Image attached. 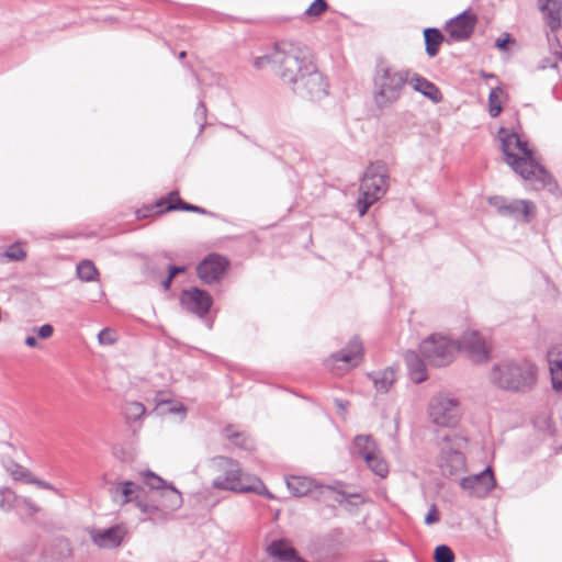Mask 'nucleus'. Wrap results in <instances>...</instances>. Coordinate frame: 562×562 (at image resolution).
Wrapping results in <instances>:
<instances>
[{
    "label": "nucleus",
    "mask_w": 562,
    "mask_h": 562,
    "mask_svg": "<svg viewBox=\"0 0 562 562\" xmlns=\"http://www.w3.org/2000/svg\"><path fill=\"white\" fill-rule=\"evenodd\" d=\"M89 537L94 546L100 549H115L120 547L127 533L123 525H115L109 528H90Z\"/></svg>",
    "instance_id": "nucleus-12"
},
{
    "label": "nucleus",
    "mask_w": 562,
    "mask_h": 562,
    "mask_svg": "<svg viewBox=\"0 0 562 562\" xmlns=\"http://www.w3.org/2000/svg\"><path fill=\"white\" fill-rule=\"evenodd\" d=\"M228 262L220 255H210L199 263L196 271L200 279L207 284L217 282L223 276Z\"/></svg>",
    "instance_id": "nucleus-16"
},
{
    "label": "nucleus",
    "mask_w": 562,
    "mask_h": 562,
    "mask_svg": "<svg viewBox=\"0 0 562 562\" xmlns=\"http://www.w3.org/2000/svg\"><path fill=\"white\" fill-rule=\"evenodd\" d=\"M488 203L491 206H493L497 211V213L499 215L504 216L506 207H507L508 199L501 196V195H494V196L488 198Z\"/></svg>",
    "instance_id": "nucleus-44"
},
{
    "label": "nucleus",
    "mask_w": 562,
    "mask_h": 562,
    "mask_svg": "<svg viewBox=\"0 0 562 562\" xmlns=\"http://www.w3.org/2000/svg\"><path fill=\"white\" fill-rule=\"evenodd\" d=\"M456 445H452L451 437H445L441 446L440 468L443 474L456 475L465 470V457L460 452Z\"/></svg>",
    "instance_id": "nucleus-13"
},
{
    "label": "nucleus",
    "mask_w": 562,
    "mask_h": 562,
    "mask_svg": "<svg viewBox=\"0 0 562 562\" xmlns=\"http://www.w3.org/2000/svg\"><path fill=\"white\" fill-rule=\"evenodd\" d=\"M437 521H439L438 509H437L436 505H431L426 517H425V524L432 525Z\"/></svg>",
    "instance_id": "nucleus-46"
},
{
    "label": "nucleus",
    "mask_w": 562,
    "mask_h": 562,
    "mask_svg": "<svg viewBox=\"0 0 562 562\" xmlns=\"http://www.w3.org/2000/svg\"><path fill=\"white\" fill-rule=\"evenodd\" d=\"M27 483L34 484L44 490L56 491L49 482L34 477L32 474L30 475Z\"/></svg>",
    "instance_id": "nucleus-47"
},
{
    "label": "nucleus",
    "mask_w": 562,
    "mask_h": 562,
    "mask_svg": "<svg viewBox=\"0 0 562 562\" xmlns=\"http://www.w3.org/2000/svg\"><path fill=\"white\" fill-rule=\"evenodd\" d=\"M362 359V344L358 338H352L348 346L340 352L334 353L328 360V366L334 369L337 362H344L346 369L356 367Z\"/></svg>",
    "instance_id": "nucleus-18"
},
{
    "label": "nucleus",
    "mask_w": 562,
    "mask_h": 562,
    "mask_svg": "<svg viewBox=\"0 0 562 562\" xmlns=\"http://www.w3.org/2000/svg\"><path fill=\"white\" fill-rule=\"evenodd\" d=\"M460 486L470 496L482 498L494 488L495 479L491 468H486L477 474L461 479Z\"/></svg>",
    "instance_id": "nucleus-11"
},
{
    "label": "nucleus",
    "mask_w": 562,
    "mask_h": 562,
    "mask_svg": "<svg viewBox=\"0 0 562 562\" xmlns=\"http://www.w3.org/2000/svg\"><path fill=\"white\" fill-rule=\"evenodd\" d=\"M378 392L386 393L395 382V371L392 368L369 374Z\"/></svg>",
    "instance_id": "nucleus-28"
},
{
    "label": "nucleus",
    "mask_w": 562,
    "mask_h": 562,
    "mask_svg": "<svg viewBox=\"0 0 562 562\" xmlns=\"http://www.w3.org/2000/svg\"><path fill=\"white\" fill-rule=\"evenodd\" d=\"M538 69L548 70L551 80L558 81L562 86V54L554 52L551 56L543 58Z\"/></svg>",
    "instance_id": "nucleus-26"
},
{
    "label": "nucleus",
    "mask_w": 562,
    "mask_h": 562,
    "mask_svg": "<svg viewBox=\"0 0 562 562\" xmlns=\"http://www.w3.org/2000/svg\"><path fill=\"white\" fill-rule=\"evenodd\" d=\"M266 552L276 562H305L302 558L299 557L292 544L284 539L271 541L267 546Z\"/></svg>",
    "instance_id": "nucleus-19"
},
{
    "label": "nucleus",
    "mask_w": 562,
    "mask_h": 562,
    "mask_svg": "<svg viewBox=\"0 0 562 562\" xmlns=\"http://www.w3.org/2000/svg\"><path fill=\"white\" fill-rule=\"evenodd\" d=\"M501 140L506 162L528 181L533 190L543 189L552 183L550 173L536 161L528 144L522 142L517 133L507 134Z\"/></svg>",
    "instance_id": "nucleus-2"
},
{
    "label": "nucleus",
    "mask_w": 562,
    "mask_h": 562,
    "mask_svg": "<svg viewBox=\"0 0 562 562\" xmlns=\"http://www.w3.org/2000/svg\"><path fill=\"white\" fill-rule=\"evenodd\" d=\"M279 47L273 60L283 82L302 98L318 100L327 95L328 83L312 63L308 48L295 42H284Z\"/></svg>",
    "instance_id": "nucleus-1"
},
{
    "label": "nucleus",
    "mask_w": 562,
    "mask_h": 562,
    "mask_svg": "<svg viewBox=\"0 0 562 562\" xmlns=\"http://www.w3.org/2000/svg\"><path fill=\"white\" fill-rule=\"evenodd\" d=\"M171 282H172V279L167 277L162 282H161V285L164 288V290H169L170 289V285H171Z\"/></svg>",
    "instance_id": "nucleus-54"
},
{
    "label": "nucleus",
    "mask_w": 562,
    "mask_h": 562,
    "mask_svg": "<svg viewBox=\"0 0 562 562\" xmlns=\"http://www.w3.org/2000/svg\"><path fill=\"white\" fill-rule=\"evenodd\" d=\"M476 23V18L469 11H463L446 24L450 38L460 42L470 37Z\"/></svg>",
    "instance_id": "nucleus-15"
},
{
    "label": "nucleus",
    "mask_w": 562,
    "mask_h": 562,
    "mask_svg": "<svg viewBox=\"0 0 562 562\" xmlns=\"http://www.w3.org/2000/svg\"><path fill=\"white\" fill-rule=\"evenodd\" d=\"M539 8L542 12L549 27L557 31L561 27V0H538Z\"/></svg>",
    "instance_id": "nucleus-24"
},
{
    "label": "nucleus",
    "mask_w": 562,
    "mask_h": 562,
    "mask_svg": "<svg viewBox=\"0 0 562 562\" xmlns=\"http://www.w3.org/2000/svg\"><path fill=\"white\" fill-rule=\"evenodd\" d=\"M157 206L168 212L181 210L200 214H207L205 209L182 201L178 191H171L167 198H161L157 202Z\"/></svg>",
    "instance_id": "nucleus-22"
},
{
    "label": "nucleus",
    "mask_w": 562,
    "mask_h": 562,
    "mask_svg": "<svg viewBox=\"0 0 562 562\" xmlns=\"http://www.w3.org/2000/svg\"><path fill=\"white\" fill-rule=\"evenodd\" d=\"M548 361L553 389L558 392H562V344L551 347L548 352Z\"/></svg>",
    "instance_id": "nucleus-23"
},
{
    "label": "nucleus",
    "mask_w": 562,
    "mask_h": 562,
    "mask_svg": "<svg viewBox=\"0 0 562 562\" xmlns=\"http://www.w3.org/2000/svg\"><path fill=\"white\" fill-rule=\"evenodd\" d=\"M180 303L187 311L204 317L212 305V297L206 291L192 288L181 293Z\"/></svg>",
    "instance_id": "nucleus-14"
},
{
    "label": "nucleus",
    "mask_w": 562,
    "mask_h": 562,
    "mask_svg": "<svg viewBox=\"0 0 562 562\" xmlns=\"http://www.w3.org/2000/svg\"><path fill=\"white\" fill-rule=\"evenodd\" d=\"M387 169L384 164H371L360 184V196L357 200L359 215L363 216L368 209L383 196L387 189Z\"/></svg>",
    "instance_id": "nucleus-7"
},
{
    "label": "nucleus",
    "mask_w": 562,
    "mask_h": 562,
    "mask_svg": "<svg viewBox=\"0 0 562 562\" xmlns=\"http://www.w3.org/2000/svg\"><path fill=\"white\" fill-rule=\"evenodd\" d=\"M224 436L227 440L239 448L250 449L252 446L251 440L244 432L239 431L235 426H227L224 429Z\"/></svg>",
    "instance_id": "nucleus-32"
},
{
    "label": "nucleus",
    "mask_w": 562,
    "mask_h": 562,
    "mask_svg": "<svg viewBox=\"0 0 562 562\" xmlns=\"http://www.w3.org/2000/svg\"><path fill=\"white\" fill-rule=\"evenodd\" d=\"M536 205L529 200H508L504 216L515 220H522L525 223L531 222L535 216Z\"/></svg>",
    "instance_id": "nucleus-20"
},
{
    "label": "nucleus",
    "mask_w": 562,
    "mask_h": 562,
    "mask_svg": "<svg viewBox=\"0 0 562 562\" xmlns=\"http://www.w3.org/2000/svg\"><path fill=\"white\" fill-rule=\"evenodd\" d=\"M184 271V267H178V266H169L168 268V277L173 279L177 274Z\"/></svg>",
    "instance_id": "nucleus-50"
},
{
    "label": "nucleus",
    "mask_w": 562,
    "mask_h": 562,
    "mask_svg": "<svg viewBox=\"0 0 562 562\" xmlns=\"http://www.w3.org/2000/svg\"><path fill=\"white\" fill-rule=\"evenodd\" d=\"M7 261H22L26 258V251L21 243L10 245L2 254Z\"/></svg>",
    "instance_id": "nucleus-37"
},
{
    "label": "nucleus",
    "mask_w": 562,
    "mask_h": 562,
    "mask_svg": "<svg viewBox=\"0 0 562 562\" xmlns=\"http://www.w3.org/2000/svg\"><path fill=\"white\" fill-rule=\"evenodd\" d=\"M368 468L378 476L385 477L389 473V465L386 461L381 457L380 451H376L373 456L368 458L366 461Z\"/></svg>",
    "instance_id": "nucleus-34"
},
{
    "label": "nucleus",
    "mask_w": 562,
    "mask_h": 562,
    "mask_svg": "<svg viewBox=\"0 0 562 562\" xmlns=\"http://www.w3.org/2000/svg\"><path fill=\"white\" fill-rule=\"evenodd\" d=\"M54 333V328L49 324H44L37 329V335L42 339L49 338Z\"/></svg>",
    "instance_id": "nucleus-48"
},
{
    "label": "nucleus",
    "mask_w": 562,
    "mask_h": 562,
    "mask_svg": "<svg viewBox=\"0 0 562 562\" xmlns=\"http://www.w3.org/2000/svg\"><path fill=\"white\" fill-rule=\"evenodd\" d=\"M145 484L150 488V494L147 495V502L158 506V512L151 516L145 514L149 519L157 520L164 518L167 514L177 510L182 505L181 493L171 484H168L164 479L155 473L147 471L143 473Z\"/></svg>",
    "instance_id": "nucleus-6"
},
{
    "label": "nucleus",
    "mask_w": 562,
    "mask_h": 562,
    "mask_svg": "<svg viewBox=\"0 0 562 562\" xmlns=\"http://www.w3.org/2000/svg\"><path fill=\"white\" fill-rule=\"evenodd\" d=\"M186 55H187V54H186V52H184V50H182V52L179 54V58H184V57H186Z\"/></svg>",
    "instance_id": "nucleus-56"
},
{
    "label": "nucleus",
    "mask_w": 562,
    "mask_h": 562,
    "mask_svg": "<svg viewBox=\"0 0 562 562\" xmlns=\"http://www.w3.org/2000/svg\"><path fill=\"white\" fill-rule=\"evenodd\" d=\"M334 403L341 414H345L349 403L344 400L335 398Z\"/></svg>",
    "instance_id": "nucleus-51"
},
{
    "label": "nucleus",
    "mask_w": 562,
    "mask_h": 562,
    "mask_svg": "<svg viewBox=\"0 0 562 562\" xmlns=\"http://www.w3.org/2000/svg\"><path fill=\"white\" fill-rule=\"evenodd\" d=\"M510 42V35L505 33L503 37H498L496 41H495V46L498 48V49H505L506 48V45Z\"/></svg>",
    "instance_id": "nucleus-49"
},
{
    "label": "nucleus",
    "mask_w": 562,
    "mask_h": 562,
    "mask_svg": "<svg viewBox=\"0 0 562 562\" xmlns=\"http://www.w3.org/2000/svg\"><path fill=\"white\" fill-rule=\"evenodd\" d=\"M407 85H411L415 91L422 93L435 103L440 102L442 99V94L435 83L411 70Z\"/></svg>",
    "instance_id": "nucleus-21"
},
{
    "label": "nucleus",
    "mask_w": 562,
    "mask_h": 562,
    "mask_svg": "<svg viewBox=\"0 0 562 562\" xmlns=\"http://www.w3.org/2000/svg\"><path fill=\"white\" fill-rule=\"evenodd\" d=\"M460 346L457 341L441 335H430L419 345L424 358L435 367H443L452 362Z\"/></svg>",
    "instance_id": "nucleus-9"
},
{
    "label": "nucleus",
    "mask_w": 562,
    "mask_h": 562,
    "mask_svg": "<svg viewBox=\"0 0 562 562\" xmlns=\"http://www.w3.org/2000/svg\"><path fill=\"white\" fill-rule=\"evenodd\" d=\"M196 112H200L203 116L205 115L206 108H205V105H204V103L202 101L199 102L198 108H196Z\"/></svg>",
    "instance_id": "nucleus-55"
},
{
    "label": "nucleus",
    "mask_w": 562,
    "mask_h": 562,
    "mask_svg": "<svg viewBox=\"0 0 562 562\" xmlns=\"http://www.w3.org/2000/svg\"><path fill=\"white\" fill-rule=\"evenodd\" d=\"M504 91L502 88H493L488 94V113L492 117H496L502 112V99Z\"/></svg>",
    "instance_id": "nucleus-36"
},
{
    "label": "nucleus",
    "mask_w": 562,
    "mask_h": 562,
    "mask_svg": "<svg viewBox=\"0 0 562 562\" xmlns=\"http://www.w3.org/2000/svg\"><path fill=\"white\" fill-rule=\"evenodd\" d=\"M435 562H454L453 551L446 544H440L435 549Z\"/></svg>",
    "instance_id": "nucleus-40"
},
{
    "label": "nucleus",
    "mask_w": 562,
    "mask_h": 562,
    "mask_svg": "<svg viewBox=\"0 0 562 562\" xmlns=\"http://www.w3.org/2000/svg\"><path fill=\"white\" fill-rule=\"evenodd\" d=\"M285 41L283 42H280L276 45V48L273 50L272 54L270 55H265V56H260V57H257L254 61V66L258 69H261L263 68L267 64L271 63L274 65V67L277 68V71L279 72V65L274 63L273 60V56L274 54L278 52V49L280 48L279 46L282 45Z\"/></svg>",
    "instance_id": "nucleus-43"
},
{
    "label": "nucleus",
    "mask_w": 562,
    "mask_h": 562,
    "mask_svg": "<svg viewBox=\"0 0 562 562\" xmlns=\"http://www.w3.org/2000/svg\"><path fill=\"white\" fill-rule=\"evenodd\" d=\"M286 486L292 495L300 497L312 492L314 481L305 476L293 475L286 480Z\"/></svg>",
    "instance_id": "nucleus-29"
},
{
    "label": "nucleus",
    "mask_w": 562,
    "mask_h": 562,
    "mask_svg": "<svg viewBox=\"0 0 562 562\" xmlns=\"http://www.w3.org/2000/svg\"><path fill=\"white\" fill-rule=\"evenodd\" d=\"M424 38L426 43V53L428 56L434 57L438 54L439 46L443 41V36L438 29L429 27L424 31Z\"/></svg>",
    "instance_id": "nucleus-30"
},
{
    "label": "nucleus",
    "mask_w": 562,
    "mask_h": 562,
    "mask_svg": "<svg viewBox=\"0 0 562 562\" xmlns=\"http://www.w3.org/2000/svg\"><path fill=\"white\" fill-rule=\"evenodd\" d=\"M146 412L145 406L139 402H128L124 406V415L128 422L138 420Z\"/></svg>",
    "instance_id": "nucleus-38"
},
{
    "label": "nucleus",
    "mask_w": 562,
    "mask_h": 562,
    "mask_svg": "<svg viewBox=\"0 0 562 562\" xmlns=\"http://www.w3.org/2000/svg\"><path fill=\"white\" fill-rule=\"evenodd\" d=\"M379 451L375 441L369 435H358L353 439L352 452L364 461Z\"/></svg>",
    "instance_id": "nucleus-27"
},
{
    "label": "nucleus",
    "mask_w": 562,
    "mask_h": 562,
    "mask_svg": "<svg viewBox=\"0 0 562 562\" xmlns=\"http://www.w3.org/2000/svg\"><path fill=\"white\" fill-rule=\"evenodd\" d=\"M101 345H113L116 341V333L110 328L102 329L98 335Z\"/></svg>",
    "instance_id": "nucleus-45"
},
{
    "label": "nucleus",
    "mask_w": 562,
    "mask_h": 562,
    "mask_svg": "<svg viewBox=\"0 0 562 562\" xmlns=\"http://www.w3.org/2000/svg\"><path fill=\"white\" fill-rule=\"evenodd\" d=\"M25 344L26 346L34 348L37 346V340L34 336H27L25 339Z\"/></svg>",
    "instance_id": "nucleus-52"
},
{
    "label": "nucleus",
    "mask_w": 562,
    "mask_h": 562,
    "mask_svg": "<svg viewBox=\"0 0 562 562\" xmlns=\"http://www.w3.org/2000/svg\"><path fill=\"white\" fill-rule=\"evenodd\" d=\"M224 436L227 440L239 448L250 449L252 446L251 440L244 432L239 431L235 426H227L224 429Z\"/></svg>",
    "instance_id": "nucleus-33"
},
{
    "label": "nucleus",
    "mask_w": 562,
    "mask_h": 562,
    "mask_svg": "<svg viewBox=\"0 0 562 562\" xmlns=\"http://www.w3.org/2000/svg\"><path fill=\"white\" fill-rule=\"evenodd\" d=\"M7 471L10 473V475L12 476L13 480L15 481H24L27 483L29 481V477L31 475V472L18 464V463H14V462H11L8 467H7Z\"/></svg>",
    "instance_id": "nucleus-39"
},
{
    "label": "nucleus",
    "mask_w": 562,
    "mask_h": 562,
    "mask_svg": "<svg viewBox=\"0 0 562 562\" xmlns=\"http://www.w3.org/2000/svg\"><path fill=\"white\" fill-rule=\"evenodd\" d=\"M409 80V70L397 69L381 63L376 66L372 79V99L379 110H385L403 95Z\"/></svg>",
    "instance_id": "nucleus-3"
},
{
    "label": "nucleus",
    "mask_w": 562,
    "mask_h": 562,
    "mask_svg": "<svg viewBox=\"0 0 562 562\" xmlns=\"http://www.w3.org/2000/svg\"><path fill=\"white\" fill-rule=\"evenodd\" d=\"M224 436L227 440L239 448L250 449L252 446L251 440L244 432L239 431L235 426H227L224 429Z\"/></svg>",
    "instance_id": "nucleus-31"
},
{
    "label": "nucleus",
    "mask_w": 562,
    "mask_h": 562,
    "mask_svg": "<svg viewBox=\"0 0 562 562\" xmlns=\"http://www.w3.org/2000/svg\"><path fill=\"white\" fill-rule=\"evenodd\" d=\"M211 463L216 471L222 472L213 480V487L237 493L252 492L271 497L262 481L257 476L243 474L235 460L217 456L211 460Z\"/></svg>",
    "instance_id": "nucleus-4"
},
{
    "label": "nucleus",
    "mask_w": 562,
    "mask_h": 562,
    "mask_svg": "<svg viewBox=\"0 0 562 562\" xmlns=\"http://www.w3.org/2000/svg\"><path fill=\"white\" fill-rule=\"evenodd\" d=\"M77 276L83 282H91L97 279L99 271L90 260H82L77 265Z\"/></svg>",
    "instance_id": "nucleus-35"
},
{
    "label": "nucleus",
    "mask_w": 562,
    "mask_h": 562,
    "mask_svg": "<svg viewBox=\"0 0 562 562\" xmlns=\"http://www.w3.org/2000/svg\"><path fill=\"white\" fill-rule=\"evenodd\" d=\"M491 381L503 390L525 393L536 384V367L525 359L504 360L493 367Z\"/></svg>",
    "instance_id": "nucleus-5"
},
{
    "label": "nucleus",
    "mask_w": 562,
    "mask_h": 562,
    "mask_svg": "<svg viewBox=\"0 0 562 562\" xmlns=\"http://www.w3.org/2000/svg\"><path fill=\"white\" fill-rule=\"evenodd\" d=\"M110 495L112 501L123 506L128 503H135L136 507L143 514H150L154 516L158 512V506L155 504H149L147 502V495L145 491L132 481L119 482L111 486Z\"/></svg>",
    "instance_id": "nucleus-10"
},
{
    "label": "nucleus",
    "mask_w": 562,
    "mask_h": 562,
    "mask_svg": "<svg viewBox=\"0 0 562 562\" xmlns=\"http://www.w3.org/2000/svg\"><path fill=\"white\" fill-rule=\"evenodd\" d=\"M428 416L431 423L438 427L453 428L462 416L459 400L450 393H438L428 403Z\"/></svg>",
    "instance_id": "nucleus-8"
},
{
    "label": "nucleus",
    "mask_w": 562,
    "mask_h": 562,
    "mask_svg": "<svg viewBox=\"0 0 562 562\" xmlns=\"http://www.w3.org/2000/svg\"><path fill=\"white\" fill-rule=\"evenodd\" d=\"M15 502V494L8 487L0 488V509L9 510Z\"/></svg>",
    "instance_id": "nucleus-41"
},
{
    "label": "nucleus",
    "mask_w": 562,
    "mask_h": 562,
    "mask_svg": "<svg viewBox=\"0 0 562 562\" xmlns=\"http://www.w3.org/2000/svg\"><path fill=\"white\" fill-rule=\"evenodd\" d=\"M173 413H181L182 415L186 414V407L182 404H179L178 406H175L170 409Z\"/></svg>",
    "instance_id": "nucleus-53"
},
{
    "label": "nucleus",
    "mask_w": 562,
    "mask_h": 562,
    "mask_svg": "<svg viewBox=\"0 0 562 562\" xmlns=\"http://www.w3.org/2000/svg\"><path fill=\"white\" fill-rule=\"evenodd\" d=\"M458 344L460 348L465 349L470 357L475 361H484L488 358V348L486 342L475 330L465 331Z\"/></svg>",
    "instance_id": "nucleus-17"
},
{
    "label": "nucleus",
    "mask_w": 562,
    "mask_h": 562,
    "mask_svg": "<svg viewBox=\"0 0 562 562\" xmlns=\"http://www.w3.org/2000/svg\"><path fill=\"white\" fill-rule=\"evenodd\" d=\"M404 360L408 369V374L413 382L422 383L425 380H427L426 366L415 351L407 350L404 353Z\"/></svg>",
    "instance_id": "nucleus-25"
},
{
    "label": "nucleus",
    "mask_w": 562,
    "mask_h": 562,
    "mask_svg": "<svg viewBox=\"0 0 562 562\" xmlns=\"http://www.w3.org/2000/svg\"><path fill=\"white\" fill-rule=\"evenodd\" d=\"M327 10L325 0H314L311 5L305 10V15L311 18H318Z\"/></svg>",
    "instance_id": "nucleus-42"
}]
</instances>
